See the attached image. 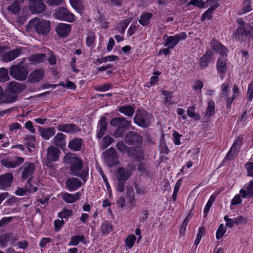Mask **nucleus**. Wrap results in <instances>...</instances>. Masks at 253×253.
<instances>
[{"instance_id":"obj_1","label":"nucleus","mask_w":253,"mask_h":253,"mask_svg":"<svg viewBox=\"0 0 253 253\" xmlns=\"http://www.w3.org/2000/svg\"><path fill=\"white\" fill-rule=\"evenodd\" d=\"M64 161L71 165L70 170L72 175L80 177L84 181L86 180L88 169L84 168L82 160L80 158L77 157L75 154H66L64 158Z\"/></svg>"},{"instance_id":"obj_2","label":"nucleus","mask_w":253,"mask_h":253,"mask_svg":"<svg viewBox=\"0 0 253 253\" xmlns=\"http://www.w3.org/2000/svg\"><path fill=\"white\" fill-rule=\"evenodd\" d=\"M233 38L240 42H245L246 39L250 42L253 40V28L252 26L250 25L244 27H237L233 33Z\"/></svg>"},{"instance_id":"obj_3","label":"nucleus","mask_w":253,"mask_h":253,"mask_svg":"<svg viewBox=\"0 0 253 253\" xmlns=\"http://www.w3.org/2000/svg\"><path fill=\"white\" fill-rule=\"evenodd\" d=\"M30 28H33L39 34L45 35L50 31V23L46 20L40 21L38 18L31 20L28 24Z\"/></svg>"},{"instance_id":"obj_4","label":"nucleus","mask_w":253,"mask_h":253,"mask_svg":"<svg viewBox=\"0 0 253 253\" xmlns=\"http://www.w3.org/2000/svg\"><path fill=\"white\" fill-rule=\"evenodd\" d=\"M9 74L13 79L22 81L26 79L28 72L25 67L19 64L10 67Z\"/></svg>"},{"instance_id":"obj_5","label":"nucleus","mask_w":253,"mask_h":253,"mask_svg":"<svg viewBox=\"0 0 253 253\" xmlns=\"http://www.w3.org/2000/svg\"><path fill=\"white\" fill-rule=\"evenodd\" d=\"M152 116L145 111H141L136 114L134 118L135 123L143 127H147L151 123Z\"/></svg>"},{"instance_id":"obj_6","label":"nucleus","mask_w":253,"mask_h":253,"mask_svg":"<svg viewBox=\"0 0 253 253\" xmlns=\"http://www.w3.org/2000/svg\"><path fill=\"white\" fill-rule=\"evenodd\" d=\"M54 15L57 19L69 22H72L75 20V15L70 13L67 9L62 7L58 8Z\"/></svg>"},{"instance_id":"obj_7","label":"nucleus","mask_w":253,"mask_h":253,"mask_svg":"<svg viewBox=\"0 0 253 253\" xmlns=\"http://www.w3.org/2000/svg\"><path fill=\"white\" fill-rule=\"evenodd\" d=\"M186 37L185 32H181L174 36H169L165 41L164 45L168 47L169 48H173L177 45L179 41L184 40Z\"/></svg>"},{"instance_id":"obj_8","label":"nucleus","mask_w":253,"mask_h":253,"mask_svg":"<svg viewBox=\"0 0 253 253\" xmlns=\"http://www.w3.org/2000/svg\"><path fill=\"white\" fill-rule=\"evenodd\" d=\"M24 161L22 157H15L14 158H8L1 160V164L9 169H13L17 167L22 164Z\"/></svg>"},{"instance_id":"obj_9","label":"nucleus","mask_w":253,"mask_h":253,"mask_svg":"<svg viewBox=\"0 0 253 253\" xmlns=\"http://www.w3.org/2000/svg\"><path fill=\"white\" fill-rule=\"evenodd\" d=\"M110 125L118 128L130 129L131 122L124 117H116L112 118L110 122Z\"/></svg>"},{"instance_id":"obj_10","label":"nucleus","mask_w":253,"mask_h":253,"mask_svg":"<svg viewBox=\"0 0 253 253\" xmlns=\"http://www.w3.org/2000/svg\"><path fill=\"white\" fill-rule=\"evenodd\" d=\"M105 160L107 165L109 167L117 165L118 162V159L115 149L111 147L106 151Z\"/></svg>"},{"instance_id":"obj_11","label":"nucleus","mask_w":253,"mask_h":253,"mask_svg":"<svg viewBox=\"0 0 253 253\" xmlns=\"http://www.w3.org/2000/svg\"><path fill=\"white\" fill-rule=\"evenodd\" d=\"M26 88L25 84L15 81L7 83V91L10 93L17 95L22 93Z\"/></svg>"},{"instance_id":"obj_12","label":"nucleus","mask_w":253,"mask_h":253,"mask_svg":"<svg viewBox=\"0 0 253 253\" xmlns=\"http://www.w3.org/2000/svg\"><path fill=\"white\" fill-rule=\"evenodd\" d=\"M22 169V178L26 179L28 178L32 179V175L33 174L35 169V165L32 163H25L21 168Z\"/></svg>"},{"instance_id":"obj_13","label":"nucleus","mask_w":253,"mask_h":253,"mask_svg":"<svg viewBox=\"0 0 253 253\" xmlns=\"http://www.w3.org/2000/svg\"><path fill=\"white\" fill-rule=\"evenodd\" d=\"M60 150L54 146H50L47 149L46 161L47 163L50 164L58 160Z\"/></svg>"},{"instance_id":"obj_14","label":"nucleus","mask_w":253,"mask_h":253,"mask_svg":"<svg viewBox=\"0 0 253 253\" xmlns=\"http://www.w3.org/2000/svg\"><path fill=\"white\" fill-rule=\"evenodd\" d=\"M243 138L242 137H239L234 142L230 151L227 153L225 159H232L235 156L238 154L241 146L242 144Z\"/></svg>"},{"instance_id":"obj_15","label":"nucleus","mask_w":253,"mask_h":253,"mask_svg":"<svg viewBox=\"0 0 253 253\" xmlns=\"http://www.w3.org/2000/svg\"><path fill=\"white\" fill-rule=\"evenodd\" d=\"M142 140V137L134 131H128L125 135V141L129 145L140 143Z\"/></svg>"},{"instance_id":"obj_16","label":"nucleus","mask_w":253,"mask_h":253,"mask_svg":"<svg viewBox=\"0 0 253 253\" xmlns=\"http://www.w3.org/2000/svg\"><path fill=\"white\" fill-rule=\"evenodd\" d=\"M57 128L58 131L67 133H74L80 130L76 125L73 123L59 124Z\"/></svg>"},{"instance_id":"obj_17","label":"nucleus","mask_w":253,"mask_h":253,"mask_svg":"<svg viewBox=\"0 0 253 253\" xmlns=\"http://www.w3.org/2000/svg\"><path fill=\"white\" fill-rule=\"evenodd\" d=\"M21 53L22 49L21 48H15L3 54L2 60L5 62H10L18 57Z\"/></svg>"},{"instance_id":"obj_18","label":"nucleus","mask_w":253,"mask_h":253,"mask_svg":"<svg viewBox=\"0 0 253 253\" xmlns=\"http://www.w3.org/2000/svg\"><path fill=\"white\" fill-rule=\"evenodd\" d=\"M127 155L129 157H132L138 161L143 160L144 156L142 148L140 147L129 148Z\"/></svg>"},{"instance_id":"obj_19","label":"nucleus","mask_w":253,"mask_h":253,"mask_svg":"<svg viewBox=\"0 0 253 253\" xmlns=\"http://www.w3.org/2000/svg\"><path fill=\"white\" fill-rule=\"evenodd\" d=\"M82 182L78 178L70 177L66 181V186L70 191H75L81 186Z\"/></svg>"},{"instance_id":"obj_20","label":"nucleus","mask_w":253,"mask_h":253,"mask_svg":"<svg viewBox=\"0 0 253 253\" xmlns=\"http://www.w3.org/2000/svg\"><path fill=\"white\" fill-rule=\"evenodd\" d=\"M71 26L65 23H59L56 27L57 34L61 37H66L71 31Z\"/></svg>"},{"instance_id":"obj_21","label":"nucleus","mask_w":253,"mask_h":253,"mask_svg":"<svg viewBox=\"0 0 253 253\" xmlns=\"http://www.w3.org/2000/svg\"><path fill=\"white\" fill-rule=\"evenodd\" d=\"M131 175V171L127 169L120 168L118 169L116 173V178L119 181H125Z\"/></svg>"},{"instance_id":"obj_22","label":"nucleus","mask_w":253,"mask_h":253,"mask_svg":"<svg viewBox=\"0 0 253 253\" xmlns=\"http://www.w3.org/2000/svg\"><path fill=\"white\" fill-rule=\"evenodd\" d=\"M44 76L43 70L36 69L30 74L29 80L31 83H36L40 81Z\"/></svg>"},{"instance_id":"obj_23","label":"nucleus","mask_w":253,"mask_h":253,"mask_svg":"<svg viewBox=\"0 0 253 253\" xmlns=\"http://www.w3.org/2000/svg\"><path fill=\"white\" fill-rule=\"evenodd\" d=\"M13 180V175L10 173H5L0 176V185L3 188L9 187Z\"/></svg>"},{"instance_id":"obj_24","label":"nucleus","mask_w":253,"mask_h":253,"mask_svg":"<svg viewBox=\"0 0 253 253\" xmlns=\"http://www.w3.org/2000/svg\"><path fill=\"white\" fill-rule=\"evenodd\" d=\"M98 128L97 137L100 139L105 134L107 129V124L105 117H101L99 121Z\"/></svg>"},{"instance_id":"obj_25","label":"nucleus","mask_w":253,"mask_h":253,"mask_svg":"<svg viewBox=\"0 0 253 253\" xmlns=\"http://www.w3.org/2000/svg\"><path fill=\"white\" fill-rule=\"evenodd\" d=\"M212 52L210 49L207 50L205 54L201 58L200 66L202 69L207 67L211 60Z\"/></svg>"},{"instance_id":"obj_26","label":"nucleus","mask_w":253,"mask_h":253,"mask_svg":"<svg viewBox=\"0 0 253 253\" xmlns=\"http://www.w3.org/2000/svg\"><path fill=\"white\" fill-rule=\"evenodd\" d=\"M17 99V95L9 93L7 91L6 93H3L0 97V103L7 104L15 102Z\"/></svg>"},{"instance_id":"obj_27","label":"nucleus","mask_w":253,"mask_h":253,"mask_svg":"<svg viewBox=\"0 0 253 253\" xmlns=\"http://www.w3.org/2000/svg\"><path fill=\"white\" fill-rule=\"evenodd\" d=\"M66 138L65 134L61 132L58 133L53 139V143L57 147L62 148L66 145Z\"/></svg>"},{"instance_id":"obj_28","label":"nucleus","mask_w":253,"mask_h":253,"mask_svg":"<svg viewBox=\"0 0 253 253\" xmlns=\"http://www.w3.org/2000/svg\"><path fill=\"white\" fill-rule=\"evenodd\" d=\"M81 195V194L80 192H77L75 194L66 192L62 195V198L66 203L72 204L79 200Z\"/></svg>"},{"instance_id":"obj_29","label":"nucleus","mask_w":253,"mask_h":253,"mask_svg":"<svg viewBox=\"0 0 253 253\" xmlns=\"http://www.w3.org/2000/svg\"><path fill=\"white\" fill-rule=\"evenodd\" d=\"M211 45L212 48L220 54L222 55L226 56V53L227 52V48L221 44L217 40L212 39L211 42Z\"/></svg>"},{"instance_id":"obj_30","label":"nucleus","mask_w":253,"mask_h":253,"mask_svg":"<svg viewBox=\"0 0 253 253\" xmlns=\"http://www.w3.org/2000/svg\"><path fill=\"white\" fill-rule=\"evenodd\" d=\"M83 143V139L80 138H75L69 142L68 147L74 151H79L81 150Z\"/></svg>"},{"instance_id":"obj_31","label":"nucleus","mask_w":253,"mask_h":253,"mask_svg":"<svg viewBox=\"0 0 253 253\" xmlns=\"http://www.w3.org/2000/svg\"><path fill=\"white\" fill-rule=\"evenodd\" d=\"M45 5L42 0H39L35 2L31 6L33 13H40L44 11Z\"/></svg>"},{"instance_id":"obj_32","label":"nucleus","mask_w":253,"mask_h":253,"mask_svg":"<svg viewBox=\"0 0 253 253\" xmlns=\"http://www.w3.org/2000/svg\"><path fill=\"white\" fill-rule=\"evenodd\" d=\"M41 136L46 140H48L55 133V130L53 127H47L46 128H41L40 129Z\"/></svg>"},{"instance_id":"obj_33","label":"nucleus","mask_w":253,"mask_h":253,"mask_svg":"<svg viewBox=\"0 0 253 253\" xmlns=\"http://www.w3.org/2000/svg\"><path fill=\"white\" fill-rule=\"evenodd\" d=\"M217 69L218 71L221 73H224L226 71V58L224 55L219 58L217 63Z\"/></svg>"},{"instance_id":"obj_34","label":"nucleus","mask_w":253,"mask_h":253,"mask_svg":"<svg viewBox=\"0 0 253 253\" xmlns=\"http://www.w3.org/2000/svg\"><path fill=\"white\" fill-rule=\"evenodd\" d=\"M118 111L128 117H132L134 113V109L131 106H120L118 108Z\"/></svg>"},{"instance_id":"obj_35","label":"nucleus","mask_w":253,"mask_h":253,"mask_svg":"<svg viewBox=\"0 0 253 253\" xmlns=\"http://www.w3.org/2000/svg\"><path fill=\"white\" fill-rule=\"evenodd\" d=\"M81 242L84 244H86L87 241L83 235L73 236L71 238V241L69 243V246H77L79 242Z\"/></svg>"},{"instance_id":"obj_36","label":"nucleus","mask_w":253,"mask_h":253,"mask_svg":"<svg viewBox=\"0 0 253 253\" xmlns=\"http://www.w3.org/2000/svg\"><path fill=\"white\" fill-rule=\"evenodd\" d=\"M253 181H251L249 185L247 187V190L246 189H241L240 191V194L242 195V197L245 198L247 197L253 196Z\"/></svg>"},{"instance_id":"obj_37","label":"nucleus","mask_w":253,"mask_h":253,"mask_svg":"<svg viewBox=\"0 0 253 253\" xmlns=\"http://www.w3.org/2000/svg\"><path fill=\"white\" fill-rule=\"evenodd\" d=\"M130 22L131 19L130 18H127L119 22L117 26V28L119 32L122 34L124 33Z\"/></svg>"},{"instance_id":"obj_38","label":"nucleus","mask_w":253,"mask_h":253,"mask_svg":"<svg viewBox=\"0 0 253 253\" xmlns=\"http://www.w3.org/2000/svg\"><path fill=\"white\" fill-rule=\"evenodd\" d=\"M152 16V14L150 13H143L141 16L139 22L142 26H146L149 24L150 20Z\"/></svg>"},{"instance_id":"obj_39","label":"nucleus","mask_w":253,"mask_h":253,"mask_svg":"<svg viewBox=\"0 0 253 253\" xmlns=\"http://www.w3.org/2000/svg\"><path fill=\"white\" fill-rule=\"evenodd\" d=\"M72 7L78 11L82 10L84 8L83 0H69Z\"/></svg>"},{"instance_id":"obj_40","label":"nucleus","mask_w":253,"mask_h":253,"mask_svg":"<svg viewBox=\"0 0 253 253\" xmlns=\"http://www.w3.org/2000/svg\"><path fill=\"white\" fill-rule=\"evenodd\" d=\"M12 234H5L0 236V247L3 248L6 247L7 243L11 237Z\"/></svg>"},{"instance_id":"obj_41","label":"nucleus","mask_w":253,"mask_h":253,"mask_svg":"<svg viewBox=\"0 0 253 253\" xmlns=\"http://www.w3.org/2000/svg\"><path fill=\"white\" fill-rule=\"evenodd\" d=\"M252 10L251 0H244L243 8L239 10V14H243Z\"/></svg>"},{"instance_id":"obj_42","label":"nucleus","mask_w":253,"mask_h":253,"mask_svg":"<svg viewBox=\"0 0 253 253\" xmlns=\"http://www.w3.org/2000/svg\"><path fill=\"white\" fill-rule=\"evenodd\" d=\"M45 57L46 54L44 53L37 54L31 56L29 60L34 63H39L42 61Z\"/></svg>"},{"instance_id":"obj_43","label":"nucleus","mask_w":253,"mask_h":253,"mask_svg":"<svg viewBox=\"0 0 253 253\" xmlns=\"http://www.w3.org/2000/svg\"><path fill=\"white\" fill-rule=\"evenodd\" d=\"M24 141L29 149H30V147L35 148V137L34 135H27Z\"/></svg>"},{"instance_id":"obj_44","label":"nucleus","mask_w":253,"mask_h":253,"mask_svg":"<svg viewBox=\"0 0 253 253\" xmlns=\"http://www.w3.org/2000/svg\"><path fill=\"white\" fill-rule=\"evenodd\" d=\"M9 80L8 70L5 68L0 69V82H5Z\"/></svg>"},{"instance_id":"obj_45","label":"nucleus","mask_w":253,"mask_h":253,"mask_svg":"<svg viewBox=\"0 0 253 253\" xmlns=\"http://www.w3.org/2000/svg\"><path fill=\"white\" fill-rule=\"evenodd\" d=\"M119 59L118 56L112 55L107 56L104 57L98 58L97 59L96 62L98 63L102 64V63L106 62L107 61H114L118 60Z\"/></svg>"},{"instance_id":"obj_46","label":"nucleus","mask_w":253,"mask_h":253,"mask_svg":"<svg viewBox=\"0 0 253 253\" xmlns=\"http://www.w3.org/2000/svg\"><path fill=\"white\" fill-rule=\"evenodd\" d=\"M195 107L194 106H191L188 108L187 114L189 117L193 118L195 120H199L200 119V116L199 114L195 113Z\"/></svg>"},{"instance_id":"obj_47","label":"nucleus","mask_w":253,"mask_h":253,"mask_svg":"<svg viewBox=\"0 0 253 253\" xmlns=\"http://www.w3.org/2000/svg\"><path fill=\"white\" fill-rule=\"evenodd\" d=\"M214 102L213 100H210L208 102V106L206 110V115L211 117L214 113Z\"/></svg>"},{"instance_id":"obj_48","label":"nucleus","mask_w":253,"mask_h":253,"mask_svg":"<svg viewBox=\"0 0 253 253\" xmlns=\"http://www.w3.org/2000/svg\"><path fill=\"white\" fill-rule=\"evenodd\" d=\"M114 141V139L110 136L106 135L103 138L102 145L101 148L102 150L106 149L109 145H110Z\"/></svg>"},{"instance_id":"obj_49","label":"nucleus","mask_w":253,"mask_h":253,"mask_svg":"<svg viewBox=\"0 0 253 253\" xmlns=\"http://www.w3.org/2000/svg\"><path fill=\"white\" fill-rule=\"evenodd\" d=\"M73 215V211L64 209L58 214V217L61 219L71 216Z\"/></svg>"},{"instance_id":"obj_50","label":"nucleus","mask_w":253,"mask_h":253,"mask_svg":"<svg viewBox=\"0 0 253 253\" xmlns=\"http://www.w3.org/2000/svg\"><path fill=\"white\" fill-rule=\"evenodd\" d=\"M112 226L107 222H104L101 225V229L102 233L107 234L112 230Z\"/></svg>"},{"instance_id":"obj_51","label":"nucleus","mask_w":253,"mask_h":253,"mask_svg":"<svg viewBox=\"0 0 253 253\" xmlns=\"http://www.w3.org/2000/svg\"><path fill=\"white\" fill-rule=\"evenodd\" d=\"M136 240V237L134 235H130L126 240V245L129 248H131Z\"/></svg>"},{"instance_id":"obj_52","label":"nucleus","mask_w":253,"mask_h":253,"mask_svg":"<svg viewBox=\"0 0 253 253\" xmlns=\"http://www.w3.org/2000/svg\"><path fill=\"white\" fill-rule=\"evenodd\" d=\"M190 218H191L190 214L189 213L185 217V218L184 219V220H183V221L182 222V224L181 225V226L180 227V231H179L180 234L184 233V232L186 230V228L187 226L188 223Z\"/></svg>"},{"instance_id":"obj_53","label":"nucleus","mask_w":253,"mask_h":253,"mask_svg":"<svg viewBox=\"0 0 253 253\" xmlns=\"http://www.w3.org/2000/svg\"><path fill=\"white\" fill-rule=\"evenodd\" d=\"M17 1L14 2L13 4L8 7L9 11H11L13 13H17L20 9V7Z\"/></svg>"},{"instance_id":"obj_54","label":"nucleus","mask_w":253,"mask_h":253,"mask_svg":"<svg viewBox=\"0 0 253 253\" xmlns=\"http://www.w3.org/2000/svg\"><path fill=\"white\" fill-rule=\"evenodd\" d=\"M226 228L223 226L222 224H221L216 231V238L217 239L221 238L223 235L226 232Z\"/></svg>"},{"instance_id":"obj_55","label":"nucleus","mask_w":253,"mask_h":253,"mask_svg":"<svg viewBox=\"0 0 253 253\" xmlns=\"http://www.w3.org/2000/svg\"><path fill=\"white\" fill-rule=\"evenodd\" d=\"M215 9L212 7H209L208 10L202 15V19H211L212 18V13Z\"/></svg>"},{"instance_id":"obj_56","label":"nucleus","mask_w":253,"mask_h":253,"mask_svg":"<svg viewBox=\"0 0 253 253\" xmlns=\"http://www.w3.org/2000/svg\"><path fill=\"white\" fill-rule=\"evenodd\" d=\"M127 129L122 128H117L114 131L113 136L115 138L122 137L124 134L125 131Z\"/></svg>"},{"instance_id":"obj_57","label":"nucleus","mask_w":253,"mask_h":253,"mask_svg":"<svg viewBox=\"0 0 253 253\" xmlns=\"http://www.w3.org/2000/svg\"><path fill=\"white\" fill-rule=\"evenodd\" d=\"M48 56L47 58V60L50 63L51 65H54L56 64V58L54 56V53L53 52L51 51H49L48 52Z\"/></svg>"},{"instance_id":"obj_58","label":"nucleus","mask_w":253,"mask_h":253,"mask_svg":"<svg viewBox=\"0 0 253 253\" xmlns=\"http://www.w3.org/2000/svg\"><path fill=\"white\" fill-rule=\"evenodd\" d=\"M221 0H207L206 3L208 6H210V7H212L215 9L219 6V2Z\"/></svg>"},{"instance_id":"obj_59","label":"nucleus","mask_w":253,"mask_h":253,"mask_svg":"<svg viewBox=\"0 0 253 253\" xmlns=\"http://www.w3.org/2000/svg\"><path fill=\"white\" fill-rule=\"evenodd\" d=\"M116 146L118 150L123 153H127L129 149L123 142H118Z\"/></svg>"},{"instance_id":"obj_60","label":"nucleus","mask_w":253,"mask_h":253,"mask_svg":"<svg viewBox=\"0 0 253 253\" xmlns=\"http://www.w3.org/2000/svg\"><path fill=\"white\" fill-rule=\"evenodd\" d=\"M205 4L203 1L199 0H191L187 4L188 5H193L201 8L204 7Z\"/></svg>"},{"instance_id":"obj_61","label":"nucleus","mask_w":253,"mask_h":253,"mask_svg":"<svg viewBox=\"0 0 253 253\" xmlns=\"http://www.w3.org/2000/svg\"><path fill=\"white\" fill-rule=\"evenodd\" d=\"M64 223V222L63 219L61 220H55L54 221V230L56 232L59 231L61 227L63 225Z\"/></svg>"},{"instance_id":"obj_62","label":"nucleus","mask_w":253,"mask_h":253,"mask_svg":"<svg viewBox=\"0 0 253 253\" xmlns=\"http://www.w3.org/2000/svg\"><path fill=\"white\" fill-rule=\"evenodd\" d=\"M224 219L226 222V226L230 228L233 227L235 224V218H230L227 215H225L224 217Z\"/></svg>"},{"instance_id":"obj_63","label":"nucleus","mask_w":253,"mask_h":253,"mask_svg":"<svg viewBox=\"0 0 253 253\" xmlns=\"http://www.w3.org/2000/svg\"><path fill=\"white\" fill-rule=\"evenodd\" d=\"M95 35L93 32H90L88 33L86 40V43L88 46L91 45L94 40Z\"/></svg>"},{"instance_id":"obj_64","label":"nucleus","mask_w":253,"mask_h":253,"mask_svg":"<svg viewBox=\"0 0 253 253\" xmlns=\"http://www.w3.org/2000/svg\"><path fill=\"white\" fill-rule=\"evenodd\" d=\"M12 220V217H3L0 220V228L6 226Z\"/></svg>"}]
</instances>
